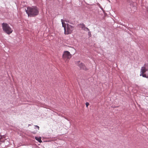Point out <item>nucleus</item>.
Returning <instances> with one entry per match:
<instances>
[{"mask_svg": "<svg viewBox=\"0 0 148 148\" xmlns=\"http://www.w3.org/2000/svg\"><path fill=\"white\" fill-rule=\"evenodd\" d=\"M62 26L64 28V34L65 35L71 34L74 29V27L68 23L66 24L64 22L62 19L61 20Z\"/></svg>", "mask_w": 148, "mask_h": 148, "instance_id": "1", "label": "nucleus"}, {"mask_svg": "<svg viewBox=\"0 0 148 148\" xmlns=\"http://www.w3.org/2000/svg\"><path fill=\"white\" fill-rule=\"evenodd\" d=\"M26 13L28 16L33 17L38 15L39 13V11L38 8L36 7H29L25 9Z\"/></svg>", "mask_w": 148, "mask_h": 148, "instance_id": "2", "label": "nucleus"}, {"mask_svg": "<svg viewBox=\"0 0 148 148\" xmlns=\"http://www.w3.org/2000/svg\"><path fill=\"white\" fill-rule=\"evenodd\" d=\"M2 27L3 31L8 34H10L13 31V30L6 23H3L2 24Z\"/></svg>", "mask_w": 148, "mask_h": 148, "instance_id": "3", "label": "nucleus"}, {"mask_svg": "<svg viewBox=\"0 0 148 148\" xmlns=\"http://www.w3.org/2000/svg\"><path fill=\"white\" fill-rule=\"evenodd\" d=\"M71 57V55L69 51H64V52L62 56V58L64 59H69Z\"/></svg>", "mask_w": 148, "mask_h": 148, "instance_id": "4", "label": "nucleus"}, {"mask_svg": "<svg viewBox=\"0 0 148 148\" xmlns=\"http://www.w3.org/2000/svg\"><path fill=\"white\" fill-rule=\"evenodd\" d=\"M144 66H142L140 69V73H144L148 71V65L145 64Z\"/></svg>", "mask_w": 148, "mask_h": 148, "instance_id": "5", "label": "nucleus"}, {"mask_svg": "<svg viewBox=\"0 0 148 148\" xmlns=\"http://www.w3.org/2000/svg\"><path fill=\"white\" fill-rule=\"evenodd\" d=\"M78 26L79 28L85 31H89V29L87 27H86L85 25L83 23L80 24L78 25Z\"/></svg>", "mask_w": 148, "mask_h": 148, "instance_id": "6", "label": "nucleus"}, {"mask_svg": "<svg viewBox=\"0 0 148 148\" xmlns=\"http://www.w3.org/2000/svg\"><path fill=\"white\" fill-rule=\"evenodd\" d=\"M76 64L77 65H78L81 69L85 70L86 69L85 66L81 62L79 61L77 62Z\"/></svg>", "mask_w": 148, "mask_h": 148, "instance_id": "7", "label": "nucleus"}, {"mask_svg": "<svg viewBox=\"0 0 148 148\" xmlns=\"http://www.w3.org/2000/svg\"><path fill=\"white\" fill-rule=\"evenodd\" d=\"M41 138L40 137H35V139L40 143L42 142V141L41 140Z\"/></svg>", "mask_w": 148, "mask_h": 148, "instance_id": "8", "label": "nucleus"}, {"mask_svg": "<svg viewBox=\"0 0 148 148\" xmlns=\"http://www.w3.org/2000/svg\"><path fill=\"white\" fill-rule=\"evenodd\" d=\"M144 73H140V76H142L143 77L148 78V75L147 76L145 74H144Z\"/></svg>", "mask_w": 148, "mask_h": 148, "instance_id": "9", "label": "nucleus"}, {"mask_svg": "<svg viewBox=\"0 0 148 148\" xmlns=\"http://www.w3.org/2000/svg\"><path fill=\"white\" fill-rule=\"evenodd\" d=\"M133 8L134 10H133V12H134L136 11V7L134 6L133 7Z\"/></svg>", "mask_w": 148, "mask_h": 148, "instance_id": "10", "label": "nucleus"}, {"mask_svg": "<svg viewBox=\"0 0 148 148\" xmlns=\"http://www.w3.org/2000/svg\"><path fill=\"white\" fill-rule=\"evenodd\" d=\"M88 31V36H89V37H91V32L90 31V30H89V31Z\"/></svg>", "mask_w": 148, "mask_h": 148, "instance_id": "11", "label": "nucleus"}, {"mask_svg": "<svg viewBox=\"0 0 148 148\" xmlns=\"http://www.w3.org/2000/svg\"><path fill=\"white\" fill-rule=\"evenodd\" d=\"M34 126H35L34 128L35 129H38V130L39 129V126H38V125H35Z\"/></svg>", "mask_w": 148, "mask_h": 148, "instance_id": "12", "label": "nucleus"}, {"mask_svg": "<svg viewBox=\"0 0 148 148\" xmlns=\"http://www.w3.org/2000/svg\"><path fill=\"white\" fill-rule=\"evenodd\" d=\"M86 105L87 107H88L89 105V103L88 102H86Z\"/></svg>", "mask_w": 148, "mask_h": 148, "instance_id": "13", "label": "nucleus"}, {"mask_svg": "<svg viewBox=\"0 0 148 148\" xmlns=\"http://www.w3.org/2000/svg\"><path fill=\"white\" fill-rule=\"evenodd\" d=\"M97 4L98 5V6H99V7L100 6H101L100 5L99 3H97Z\"/></svg>", "mask_w": 148, "mask_h": 148, "instance_id": "14", "label": "nucleus"}, {"mask_svg": "<svg viewBox=\"0 0 148 148\" xmlns=\"http://www.w3.org/2000/svg\"><path fill=\"white\" fill-rule=\"evenodd\" d=\"M97 4L98 5V6H99V7L100 6H101L100 5L99 3H97Z\"/></svg>", "mask_w": 148, "mask_h": 148, "instance_id": "15", "label": "nucleus"}, {"mask_svg": "<svg viewBox=\"0 0 148 148\" xmlns=\"http://www.w3.org/2000/svg\"><path fill=\"white\" fill-rule=\"evenodd\" d=\"M97 4L98 5V6H99V7L100 6H101L100 5L99 3H97Z\"/></svg>", "mask_w": 148, "mask_h": 148, "instance_id": "16", "label": "nucleus"}, {"mask_svg": "<svg viewBox=\"0 0 148 148\" xmlns=\"http://www.w3.org/2000/svg\"><path fill=\"white\" fill-rule=\"evenodd\" d=\"M65 21L67 22H69V21L68 20H66V21Z\"/></svg>", "mask_w": 148, "mask_h": 148, "instance_id": "17", "label": "nucleus"}, {"mask_svg": "<svg viewBox=\"0 0 148 148\" xmlns=\"http://www.w3.org/2000/svg\"><path fill=\"white\" fill-rule=\"evenodd\" d=\"M100 8H101V9L102 10H103V8L101 7V6H100Z\"/></svg>", "mask_w": 148, "mask_h": 148, "instance_id": "18", "label": "nucleus"}, {"mask_svg": "<svg viewBox=\"0 0 148 148\" xmlns=\"http://www.w3.org/2000/svg\"><path fill=\"white\" fill-rule=\"evenodd\" d=\"M1 136L0 135V140H1Z\"/></svg>", "mask_w": 148, "mask_h": 148, "instance_id": "19", "label": "nucleus"}]
</instances>
